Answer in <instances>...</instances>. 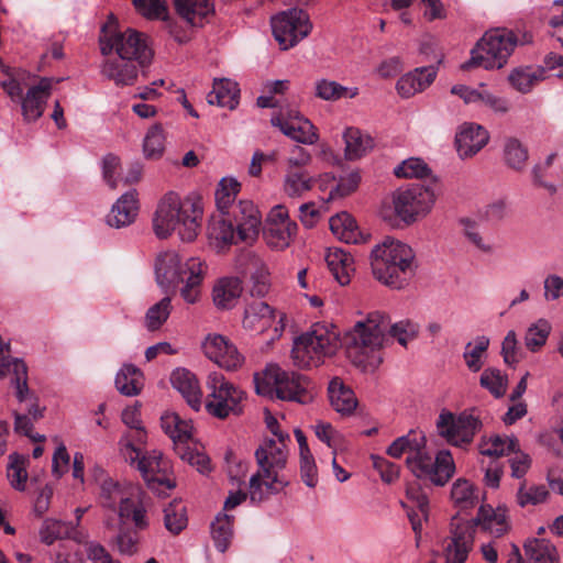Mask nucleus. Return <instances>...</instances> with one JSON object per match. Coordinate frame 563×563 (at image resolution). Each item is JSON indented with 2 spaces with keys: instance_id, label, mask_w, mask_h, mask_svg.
<instances>
[{
  "instance_id": "obj_52",
  "label": "nucleus",
  "mask_w": 563,
  "mask_h": 563,
  "mask_svg": "<svg viewBox=\"0 0 563 563\" xmlns=\"http://www.w3.org/2000/svg\"><path fill=\"white\" fill-rule=\"evenodd\" d=\"M551 329V324L545 319H539L532 323L523 338L526 347L531 352L539 351L547 343Z\"/></svg>"
},
{
  "instance_id": "obj_15",
  "label": "nucleus",
  "mask_w": 563,
  "mask_h": 563,
  "mask_svg": "<svg viewBox=\"0 0 563 563\" xmlns=\"http://www.w3.org/2000/svg\"><path fill=\"white\" fill-rule=\"evenodd\" d=\"M437 428L439 434L456 446L470 444L475 434L482 429V421L472 412L464 411L459 416L449 411H442L439 416Z\"/></svg>"
},
{
  "instance_id": "obj_23",
  "label": "nucleus",
  "mask_w": 563,
  "mask_h": 563,
  "mask_svg": "<svg viewBox=\"0 0 563 563\" xmlns=\"http://www.w3.org/2000/svg\"><path fill=\"white\" fill-rule=\"evenodd\" d=\"M488 141V131L476 123H464L455 136L456 150L462 158L473 157Z\"/></svg>"
},
{
  "instance_id": "obj_35",
  "label": "nucleus",
  "mask_w": 563,
  "mask_h": 563,
  "mask_svg": "<svg viewBox=\"0 0 563 563\" xmlns=\"http://www.w3.org/2000/svg\"><path fill=\"white\" fill-rule=\"evenodd\" d=\"M240 89L231 79H216L212 91L207 96L209 104H217L233 110L239 103Z\"/></svg>"
},
{
  "instance_id": "obj_6",
  "label": "nucleus",
  "mask_w": 563,
  "mask_h": 563,
  "mask_svg": "<svg viewBox=\"0 0 563 563\" xmlns=\"http://www.w3.org/2000/svg\"><path fill=\"white\" fill-rule=\"evenodd\" d=\"M255 390L258 395L287 401L308 404L313 398V386L309 378L296 372L284 371L277 364L254 374Z\"/></svg>"
},
{
  "instance_id": "obj_40",
  "label": "nucleus",
  "mask_w": 563,
  "mask_h": 563,
  "mask_svg": "<svg viewBox=\"0 0 563 563\" xmlns=\"http://www.w3.org/2000/svg\"><path fill=\"white\" fill-rule=\"evenodd\" d=\"M115 387L124 396H136L143 388V373L132 364H125L115 376Z\"/></svg>"
},
{
  "instance_id": "obj_51",
  "label": "nucleus",
  "mask_w": 563,
  "mask_h": 563,
  "mask_svg": "<svg viewBox=\"0 0 563 563\" xmlns=\"http://www.w3.org/2000/svg\"><path fill=\"white\" fill-rule=\"evenodd\" d=\"M165 132L162 124L152 125L144 137L143 151L147 158L156 159L161 157L165 150Z\"/></svg>"
},
{
  "instance_id": "obj_58",
  "label": "nucleus",
  "mask_w": 563,
  "mask_h": 563,
  "mask_svg": "<svg viewBox=\"0 0 563 563\" xmlns=\"http://www.w3.org/2000/svg\"><path fill=\"white\" fill-rule=\"evenodd\" d=\"M27 460L24 456L19 454L10 455V464L8 466V479L10 481L11 486L16 490H24L27 481V471H26Z\"/></svg>"
},
{
  "instance_id": "obj_21",
  "label": "nucleus",
  "mask_w": 563,
  "mask_h": 563,
  "mask_svg": "<svg viewBox=\"0 0 563 563\" xmlns=\"http://www.w3.org/2000/svg\"><path fill=\"white\" fill-rule=\"evenodd\" d=\"M283 321L284 314H282L279 321L276 322L275 310L268 303L255 300L245 308L243 327L249 331L263 333L275 324V335L279 336L284 330Z\"/></svg>"
},
{
  "instance_id": "obj_56",
  "label": "nucleus",
  "mask_w": 563,
  "mask_h": 563,
  "mask_svg": "<svg viewBox=\"0 0 563 563\" xmlns=\"http://www.w3.org/2000/svg\"><path fill=\"white\" fill-rule=\"evenodd\" d=\"M357 95V89L352 91L333 80L321 79L316 84V96L327 101H334L343 97L353 98Z\"/></svg>"
},
{
  "instance_id": "obj_48",
  "label": "nucleus",
  "mask_w": 563,
  "mask_h": 563,
  "mask_svg": "<svg viewBox=\"0 0 563 563\" xmlns=\"http://www.w3.org/2000/svg\"><path fill=\"white\" fill-rule=\"evenodd\" d=\"M488 346L489 339L485 335L477 336L474 343L468 342L465 345L463 358L471 372L477 373L482 369Z\"/></svg>"
},
{
  "instance_id": "obj_47",
  "label": "nucleus",
  "mask_w": 563,
  "mask_h": 563,
  "mask_svg": "<svg viewBox=\"0 0 563 563\" xmlns=\"http://www.w3.org/2000/svg\"><path fill=\"white\" fill-rule=\"evenodd\" d=\"M176 454L185 462L196 467L201 474H208L211 472V461L209 456L196 445L192 448L187 443L177 444L175 448Z\"/></svg>"
},
{
  "instance_id": "obj_43",
  "label": "nucleus",
  "mask_w": 563,
  "mask_h": 563,
  "mask_svg": "<svg viewBox=\"0 0 563 563\" xmlns=\"http://www.w3.org/2000/svg\"><path fill=\"white\" fill-rule=\"evenodd\" d=\"M531 563H560L556 548L545 539H532L523 545Z\"/></svg>"
},
{
  "instance_id": "obj_4",
  "label": "nucleus",
  "mask_w": 563,
  "mask_h": 563,
  "mask_svg": "<svg viewBox=\"0 0 563 563\" xmlns=\"http://www.w3.org/2000/svg\"><path fill=\"white\" fill-rule=\"evenodd\" d=\"M287 446L285 439L275 441L267 439L255 451L258 471L249 483V495L253 503H261L269 495L278 494L288 485V481L279 475L287 464Z\"/></svg>"
},
{
  "instance_id": "obj_49",
  "label": "nucleus",
  "mask_w": 563,
  "mask_h": 563,
  "mask_svg": "<svg viewBox=\"0 0 563 563\" xmlns=\"http://www.w3.org/2000/svg\"><path fill=\"white\" fill-rule=\"evenodd\" d=\"M187 523V509L181 501L174 500L164 508V526L172 534H179Z\"/></svg>"
},
{
  "instance_id": "obj_2",
  "label": "nucleus",
  "mask_w": 563,
  "mask_h": 563,
  "mask_svg": "<svg viewBox=\"0 0 563 563\" xmlns=\"http://www.w3.org/2000/svg\"><path fill=\"white\" fill-rule=\"evenodd\" d=\"M202 209L199 201L192 198L180 199L175 192L166 194L157 205L153 216V230L157 238L166 239L175 230L183 241L196 239Z\"/></svg>"
},
{
  "instance_id": "obj_59",
  "label": "nucleus",
  "mask_w": 563,
  "mask_h": 563,
  "mask_svg": "<svg viewBox=\"0 0 563 563\" xmlns=\"http://www.w3.org/2000/svg\"><path fill=\"white\" fill-rule=\"evenodd\" d=\"M394 173L398 178H427L431 175V169L423 159L410 157L399 164Z\"/></svg>"
},
{
  "instance_id": "obj_41",
  "label": "nucleus",
  "mask_w": 563,
  "mask_h": 563,
  "mask_svg": "<svg viewBox=\"0 0 563 563\" xmlns=\"http://www.w3.org/2000/svg\"><path fill=\"white\" fill-rule=\"evenodd\" d=\"M325 261L334 278L341 285L350 283V272L353 271V257L351 254L342 249H330Z\"/></svg>"
},
{
  "instance_id": "obj_62",
  "label": "nucleus",
  "mask_w": 563,
  "mask_h": 563,
  "mask_svg": "<svg viewBox=\"0 0 563 563\" xmlns=\"http://www.w3.org/2000/svg\"><path fill=\"white\" fill-rule=\"evenodd\" d=\"M479 383L497 398L504 396L507 389V378L497 368H486L481 375Z\"/></svg>"
},
{
  "instance_id": "obj_31",
  "label": "nucleus",
  "mask_w": 563,
  "mask_h": 563,
  "mask_svg": "<svg viewBox=\"0 0 563 563\" xmlns=\"http://www.w3.org/2000/svg\"><path fill=\"white\" fill-rule=\"evenodd\" d=\"M172 385L186 399L187 404L195 410L201 406V390L196 376L186 369H176L172 374Z\"/></svg>"
},
{
  "instance_id": "obj_9",
  "label": "nucleus",
  "mask_w": 563,
  "mask_h": 563,
  "mask_svg": "<svg viewBox=\"0 0 563 563\" xmlns=\"http://www.w3.org/2000/svg\"><path fill=\"white\" fill-rule=\"evenodd\" d=\"M338 346L336 333L329 331L324 325L317 324L295 341L291 358L300 368L318 367L325 357L335 353Z\"/></svg>"
},
{
  "instance_id": "obj_44",
  "label": "nucleus",
  "mask_w": 563,
  "mask_h": 563,
  "mask_svg": "<svg viewBox=\"0 0 563 563\" xmlns=\"http://www.w3.org/2000/svg\"><path fill=\"white\" fill-rule=\"evenodd\" d=\"M233 516L220 512L211 522L212 540L216 548L222 553L230 547L233 537Z\"/></svg>"
},
{
  "instance_id": "obj_12",
  "label": "nucleus",
  "mask_w": 563,
  "mask_h": 563,
  "mask_svg": "<svg viewBox=\"0 0 563 563\" xmlns=\"http://www.w3.org/2000/svg\"><path fill=\"white\" fill-rule=\"evenodd\" d=\"M112 49L120 57L136 62L141 67L148 65L153 58V51L148 46L147 36L133 29L114 33L108 38L107 43L101 40V52L103 55H108Z\"/></svg>"
},
{
  "instance_id": "obj_26",
  "label": "nucleus",
  "mask_w": 563,
  "mask_h": 563,
  "mask_svg": "<svg viewBox=\"0 0 563 563\" xmlns=\"http://www.w3.org/2000/svg\"><path fill=\"white\" fill-rule=\"evenodd\" d=\"M136 189L123 194L112 206L107 216V223L112 228H124L133 223L139 213V198Z\"/></svg>"
},
{
  "instance_id": "obj_28",
  "label": "nucleus",
  "mask_w": 563,
  "mask_h": 563,
  "mask_svg": "<svg viewBox=\"0 0 563 563\" xmlns=\"http://www.w3.org/2000/svg\"><path fill=\"white\" fill-rule=\"evenodd\" d=\"M437 76L433 66L419 67L401 76L396 85L398 93L402 98H410L428 88Z\"/></svg>"
},
{
  "instance_id": "obj_42",
  "label": "nucleus",
  "mask_w": 563,
  "mask_h": 563,
  "mask_svg": "<svg viewBox=\"0 0 563 563\" xmlns=\"http://www.w3.org/2000/svg\"><path fill=\"white\" fill-rule=\"evenodd\" d=\"M147 433L143 426L130 429L119 441V449L121 455L130 465H134L135 460L141 455L139 445L145 444Z\"/></svg>"
},
{
  "instance_id": "obj_30",
  "label": "nucleus",
  "mask_w": 563,
  "mask_h": 563,
  "mask_svg": "<svg viewBox=\"0 0 563 563\" xmlns=\"http://www.w3.org/2000/svg\"><path fill=\"white\" fill-rule=\"evenodd\" d=\"M328 394L330 404L336 412L349 416L356 409L355 394L341 378L334 377L330 380Z\"/></svg>"
},
{
  "instance_id": "obj_10",
  "label": "nucleus",
  "mask_w": 563,
  "mask_h": 563,
  "mask_svg": "<svg viewBox=\"0 0 563 563\" xmlns=\"http://www.w3.org/2000/svg\"><path fill=\"white\" fill-rule=\"evenodd\" d=\"M206 386L208 389L206 410L210 416L223 420L231 415L242 413V401L245 394L229 382L223 374L210 373Z\"/></svg>"
},
{
  "instance_id": "obj_3",
  "label": "nucleus",
  "mask_w": 563,
  "mask_h": 563,
  "mask_svg": "<svg viewBox=\"0 0 563 563\" xmlns=\"http://www.w3.org/2000/svg\"><path fill=\"white\" fill-rule=\"evenodd\" d=\"M415 258V253L408 244L387 236L372 250L373 275L390 288L402 289L416 273Z\"/></svg>"
},
{
  "instance_id": "obj_57",
  "label": "nucleus",
  "mask_w": 563,
  "mask_h": 563,
  "mask_svg": "<svg viewBox=\"0 0 563 563\" xmlns=\"http://www.w3.org/2000/svg\"><path fill=\"white\" fill-rule=\"evenodd\" d=\"M451 498L461 509L473 507L477 499L474 486L464 478H459L453 483Z\"/></svg>"
},
{
  "instance_id": "obj_33",
  "label": "nucleus",
  "mask_w": 563,
  "mask_h": 563,
  "mask_svg": "<svg viewBox=\"0 0 563 563\" xmlns=\"http://www.w3.org/2000/svg\"><path fill=\"white\" fill-rule=\"evenodd\" d=\"M243 291L242 283L236 277H224L218 280L212 290V299L219 309L233 308Z\"/></svg>"
},
{
  "instance_id": "obj_32",
  "label": "nucleus",
  "mask_w": 563,
  "mask_h": 563,
  "mask_svg": "<svg viewBox=\"0 0 563 563\" xmlns=\"http://www.w3.org/2000/svg\"><path fill=\"white\" fill-rule=\"evenodd\" d=\"M331 232L342 242L363 243L368 236L362 234L354 218L347 212H341L330 218Z\"/></svg>"
},
{
  "instance_id": "obj_37",
  "label": "nucleus",
  "mask_w": 563,
  "mask_h": 563,
  "mask_svg": "<svg viewBox=\"0 0 563 563\" xmlns=\"http://www.w3.org/2000/svg\"><path fill=\"white\" fill-rule=\"evenodd\" d=\"M544 78L545 69L543 67H517L508 75V81L511 87L521 93L530 92L532 88Z\"/></svg>"
},
{
  "instance_id": "obj_5",
  "label": "nucleus",
  "mask_w": 563,
  "mask_h": 563,
  "mask_svg": "<svg viewBox=\"0 0 563 563\" xmlns=\"http://www.w3.org/2000/svg\"><path fill=\"white\" fill-rule=\"evenodd\" d=\"M205 275L203 263L199 258H189L181 263L179 254L175 251L161 252L155 261V276L157 284L166 291L184 284L180 295L187 303H196L200 297V287Z\"/></svg>"
},
{
  "instance_id": "obj_29",
  "label": "nucleus",
  "mask_w": 563,
  "mask_h": 563,
  "mask_svg": "<svg viewBox=\"0 0 563 563\" xmlns=\"http://www.w3.org/2000/svg\"><path fill=\"white\" fill-rule=\"evenodd\" d=\"M137 63L118 55L114 59L104 62L101 73L118 86L133 85L137 78Z\"/></svg>"
},
{
  "instance_id": "obj_14",
  "label": "nucleus",
  "mask_w": 563,
  "mask_h": 563,
  "mask_svg": "<svg viewBox=\"0 0 563 563\" xmlns=\"http://www.w3.org/2000/svg\"><path fill=\"white\" fill-rule=\"evenodd\" d=\"M275 40L283 49L294 47L311 31L308 14L299 9L283 11L271 20Z\"/></svg>"
},
{
  "instance_id": "obj_8",
  "label": "nucleus",
  "mask_w": 563,
  "mask_h": 563,
  "mask_svg": "<svg viewBox=\"0 0 563 563\" xmlns=\"http://www.w3.org/2000/svg\"><path fill=\"white\" fill-rule=\"evenodd\" d=\"M518 38L512 31L494 29L487 31L471 52V58L462 65L463 69L479 66L487 70L503 68L515 47Z\"/></svg>"
},
{
  "instance_id": "obj_39",
  "label": "nucleus",
  "mask_w": 563,
  "mask_h": 563,
  "mask_svg": "<svg viewBox=\"0 0 563 563\" xmlns=\"http://www.w3.org/2000/svg\"><path fill=\"white\" fill-rule=\"evenodd\" d=\"M344 156L349 161L358 159L374 147L373 139L356 128H349L344 132Z\"/></svg>"
},
{
  "instance_id": "obj_20",
  "label": "nucleus",
  "mask_w": 563,
  "mask_h": 563,
  "mask_svg": "<svg viewBox=\"0 0 563 563\" xmlns=\"http://www.w3.org/2000/svg\"><path fill=\"white\" fill-rule=\"evenodd\" d=\"M238 230V239L246 244H253L260 234L262 224L261 212L251 200H240L232 206L230 212Z\"/></svg>"
},
{
  "instance_id": "obj_45",
  "label": "nucleus",
  "mask_w": 563,
  "mask_h": 563,
  "mask_svg": "<svg viewBox=\"0 0 563 563\" xmlns=\"http://www.w3.org/2000/svg\"><path fill=\"white\" fill-rule=\"evenodd\" d=\"M314 178L303 169H286L284 190L291 198H299L312 189Z\"/></svg>"
},
{
  "instance_id": "obj_17",
  "label": "nucleus",
  "mask_w": 563,
  "mask_h": 563,
  "mask_svg": "<svg viewBox=\"0 0 563 563\" xmlns=\"http://www.w3.org/2000/svg\"><path fill=\"white\" fill-rule=\"evenodd\" d=\"M297 233V223L289 218L285 206H275L268 213L264 238L267 245L275 250L288 247Z\"/></svg>"
},
{
  "instance_id": "obj_1",
  "label": "nucleus",
  "mask_w": 563,
  "mask_h": 563,
  "mask_svg": "<svg viewBox=\"0 0 563 563\" xmlns=\"http://www.w3.org/2000/svg\"><path fill=\"white\" fill-rule=\"evenodd\" d=\"M100 473L98 500L103 509V526L107 530L115 529V519L120 522L132 521L140 529L150 527L148 503L140 488L123 485Z\"/></svg>"
},
{
  "instance_id": "obj_13",
  "label": "nucleus",
  "mask_w": 563,
  "mask_h": 563,
  "mask_svg": "<svg viewBox=\"0 0 563 563\" xmlns=\"http://www.w3.org/2000/svg\"><path fill=\"white\" fill-rule=\"evenodd\" d=\"M393 202L396 214L402 221L412 223L431 211L435 202V195L427 187L412 185L397 190L394 194Z\"/></svg>"
},
{
  "instance_id": "obj_18",
  "label": "nucleus",
  "mask_w": 563,
  "mask_h": 563,
  "mask_svg": "<svg viewBox=\"0 0 563 563\" xmlns=\"http://www.w3.org/2000/svg\"><path fill=\"white\" fill-rule=\"evenodd\" d=\"M450 526L451 536L444 549L445 563H465L473 548L476 526L473 520L459 517H453Z\"/></svg>"
},
{
  "instance_id": "obj_11",
  "label": "nucleus",
  "mask_w": 563,
  "mask_h": 563,
  "mask_svg": "<svg viewBox=\"0 0 563 563\" xmlns=\"http://www.w3.org/2000/svg\"><path fill=\"white\" fill-rule=\"evenodd\" d=\"M406 463L417 478L429 481L437 486L445 485L455 471L451 453L440 451L433 459L426 450V439L412 455L407 456Z\"/></svg>"
},
{
  "instance_id": "obj_63",
  "label": "nucleus",
  "mask_w": 563,
  "mask_h": 563,
  "mask_svg": "<svg viewBox=\"0 0 563 563\" xmlns=\"http://www.w3.org/2000/svg\"><path fill=\"white\" fill-rule=\"evenodd\" d=\"M548 497L549 490L544 485H532L527 488L523 483L517 492V503L520 507L539 505L544 503Z\"/></svg>"
},
{
  "instance_id": "obj_54",
  "label": "nucleus",
  "mask_w": 563,
  "mask_h": 563,
  "mask_svg": "<svg viewBox=\"0 0 563 563\" xmlns=\"http://www.w3.org/2000/svg\"><path fill=\"white\" fill-rule=\"evenodd\" d=\"M240 183L233 178H223L216 191V202L222 214L230 213L233 201L240 191Z\"/></svg>"
},
{
  "instance_id": "obj_34",
  "label": "nucleus",
  "mask_w": 563,
  "mask_h": 563,
  "mask_svg": "<svg viewBox=\"0 0 563 563\" xmlns=\"http://www.w3.org/2000/svg\"><path fill=\"white\" fill-rule=\"evenodd\" d=\"M126 523L128 522H120L115 519V529L111 531H117V533L111 539V544L120 554L131 556L139 551V531H143L144 529L136 528L134 523L133 527H128Z\"/></svg>"
},
{
  "instance_id": "obj_27",
  "label": "nucleus",
  "mask_w": 563,
  "mask_h": 563,
  "mask_svg": "<svg viewBox=\"0 0 563 563\" xmlns=\"http://www.w3.org/2000/svg\"><path fill=\"white\" fill-rule=\"evenodd\" d=\"M11 384L15 387V397L19 402H26L25 415H29L35 421L40 420L43 417V409L38 406L37 397L29 389L27 368L24 362L15 363Z\"/></svg>"
},
{
  "instance_id": "obj_61",
  "label": "nucleus",
  "mask_w": 563,
  "mask_h": 563,
  "mask_svg": "<svg viewBox=\"0 0 563 563\" xmlns=\"http://www.w3.org/2000/svg\"><path fill=\"white\" fill-rule=\"evenodd\" d=\"M251 272V295L256 297L265 296L269 290V273L267 267L258 260L252 263Z\"/></svg>"
},
{
  "instance_id": "obj_19",
  "label": "nucleus",
  "mask_w": 563,
  "mask_h": 563,
  "mask_svg": "<svg viewBox=\"0 0 563 563\" xmlns=\"http://www.w3.org/2000/svg\"><path fill=\"white\" fill-rule=\"evenodd\" d=\"M271 123L298 143L312 145L318 142L317 129L298 111H280L272 117Z\"/></svg>"
},
{
  "instance_id": "obj_16",
  "label": "nucleus",
  "mask_w": 563,
  "mask_h": 563,
  "mask_svg": "<svg viewBox=\"0 0 563 563\" xmlns=\"http://www.w3.org/2000/svg\"><path fill=\"white\" fill-rule=\"evenodd\" d=\"M133 466L140 471L147 487L158 495L176 486L170 477L169 462L163 459V454L158 451H152L146 455L141 454Z\"/></svg>"
},
{
  "instance_id": "obj_46",
  "label": "nucleus",
  "mask_w": 563,
  "mask_h": 563,
  "mask_svg": "<svg viewBox=\"0 0 563 563\" xmlns=\"http://www.w3.org/2000/svg\"><path fill=\"white\" fill-rule=\"evenodd\" d=\"M208 236L219 247L241 242L232 223L222 217L212 218L208 225Z\"/></svg>"
},
{
  "instance_id": "obj_7",
  "label": "nucleus",
  "mask_w": 563,
  "mask_h": 563,
  "mask_svg": "<svg viewBox=\"0 0 563 563\" xmlns=\"http://www.w3.org/2000/svg\"><path fill=\"white\" fill-rule=\"evenodd\" d=\"M389 318L380 311H373L357 321L346 334V354L356 365L371 364L369 354L379 350L385 341Z\"/></svg>"
},
{
  "instance_id": "obj_50",
  "label": "nucleus",
  "mask_w": 563,
  "mask_h": 563,
  "mask_svg": "<svg viewBox=\"0 0 563 563\" xmlns=\"http://www.w3.org/2000/svg\"><path fill=\"white\" fill-rule=\"evenodd\" d=\"M519 448L517 438H503L500 435L490 437L488 440H482L479 452L490 457H500L515 452Z\"/></svg>"
},
{
  "instance_id": "obj_25",
  "label": "nucleus",
  "mask_w": 563,
  "mask_h": 563,
  "mask_svg": "<svg viewBox=\"0 0 563 563\" xmlns=\"http://www.w3.org/2000/svg\"><path fill=\"white\" fill-rule=\"evenodd\" d=\"M53 79L44 77L38 85L31 87L22 99V113L26 121H36L45 110L51 96Z\"/></svg>"
},
{
  "instance_id": "obj_22",
  "label": "nucleus",
  "mask_w": 563,
  "mask_h": 563,
  "mask_svg": "<svg viewBox=\"0 0 563 563\" xmlns=\"http://www.w3.org/2000/svg\"><path fill=\"white\" fill-rule=\"evenodd\" d=\"M203 350L211 361L227 371H235L244 362L236 346L220 334L208 335L203 342Z\"/></svg>"
},
{
  "instance_id": "obj_24",
  "label": "nucleus",
  "mask_w": 563,
  "mask_h": 563,
  "mask_svg": "<svg viewBox=\"0 0 563 563\" xmlns=\"http://www.w3.org/2000/svg\"><path fill=\"white\" fill-rule=\"evenodd\" d=\"M473 521L476 527H479L494 538L503 537L510 529L505 507L493 508L490 505H482Z\"/></svg>"
},
{
  "instance_id": "obj_53",
  "label": "nucleus",
  "mask_w": 563,
  "mask_h": 563,
  "mask_svg": "<svg viewBox=\"0 0 563 563\" xmlns=\"http://www.w3.org/2000/svg\"><path fill=\"white\" fill-rule=\"evenodd\" d=\"M172 312V299L169 296L148 308L145 314V327L150 331H156L167 321Z\"/></svg>"
},
{
  "instance_id": "obj_60",
  "label": "nucleus",
  "mask_w": 563,
  "mask_h": 563,
  "mask_svg": "<svg viewBox=\"0 0 563 563\" xmlns=\"http://www.w3.org/2000/svg\"><path fill=\"white\" fill-rule=\"evenodd\" d=\"M423 435L418 437L410 431L408 434L397 438L387 449V454L399 459L404 453L412 455L420 444H423Z\"/></svg>"
},
{
  "instance_id": "obj_55",
  "label": "nucleus",
  "mask_w": 563,
  "mask_h": 563,
  "mask_svg": "<svg viewBox=\"0 0 563 563\" xmlns=\"http://www.w3.org/2000/svg\"><path fill=\"white\" fill-rule=\"evenodd\" d=\"M475 103L484 106L497 114H506L510 110L509 101L492 92L484 82L477 87Z\"/></svg>"
},
{
  "instance_id": "obj_38",
  "label": "nucleus",
  "mask_w": 563,
  "mask_h": 563,
  "mask_svg": "<svg viewBox=\"0 0 563 563\" xmlns=\"http://www.w3.org/2000/svg\"><path fill=\"white\" fill-rule=\"evenodd\" d=\"M177 12L191 25H200L202 20L214 12L212 0H175Z\"/></svg>"
},
{
  "instance_id": "obj_36",
  "label": "nucleus",
  "mask_w": 563,
  "mask_h": 563,
  "mask_svg": "<svg viewBox=\"0 0 563 563\" xmlns=\"http://www.w3.org/2000/svg\"><path fill=\"white\" fill-rule=\"evenodd\" d=\"M164 432L173 440L174 449L177 444L187 443L192 437L194 427L190 420H184L176 412H166L161 418Z\"/></svg>"
},
{
  "instance_id": "obj_64",
  "label": "nucleus",
  "mask_w": 563,
  "mask_h": 563,
  "mask_svg": "<svg viewBox=\"0 0 563 563\" xmlns=\"http://www.w3.org/2000/svg\"><path fill=\"white\" fill-rule=\"evenodd\" d=\"M504 154L507 165L515 169L525 167L528 159V151L517 139L507 140Z\"/></svg>"
}]
</instances>
